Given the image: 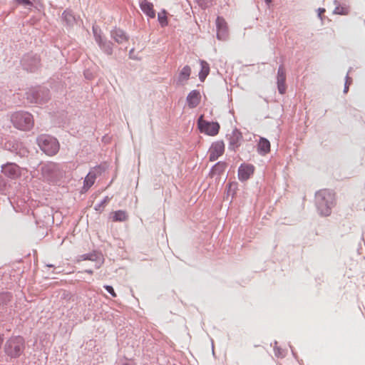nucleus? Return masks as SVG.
Listing matches in <instances>:
<instances>
[{
	"instance_id": "423d86ee",
	"label": "nucleus",
	"mask_w": 365,
	"mask_h": 365,
	"mask_svg": "<svg viewBox=\"0 0 365 365\" xmlns=\"http://www.w3.org/2000/svg\"><path fill=\"white\" fill-rule=\"evenodd\" d=\"M41 172L43 177L51 182H57L62 177L60 165L53 162L43 164L41 167Z\"/></svg>"
},
{
	"instance_id": "37998d69",
	"label": "nucleus",
	"mask_w": 365,
	"mask_h": 365,
	"mask_svg": "<svg viewBox=\"0 0 365 365\" xmlns=\"http://www.w3.org/2000/svg\"><path fill=\"white\" fill-rule=\"evenodd\" d=\"M274 346H277V341L276 340L274 341Z\"/></svg>"
},
{
	"instance_id": "bb28decb",
	"label": "nucleus",
	"mask_w": 365,
	"mask_h": 365,
	"mask_svg": "<svg viewBox=\"0 0 365 365\" xmlns=\"http://www.w3.org/2000/svg\"><path fill=\"white\" fill-rule=\"evenodd\" d=\"M158 19L162 27L166 26L168 24L167 11L165 9L158 13Z\"/></svg>"
},
{
	"instance_id": "4468645a",
	"label": "nucleus",
	"mask_w": 365,
	"mask_h": 365,
	"mask_svg": "<svg viewBox=\"0 0 365 365\" xmlns=\"http://www.w3.org/2000/svg\"><path fill=\"white\" fill-rule=\"evenodd\" d=\"M139 6L142 11L150 19L155 17V11L153 4L148 0H140Z\"/></svg>"
},
{
	"instance_id": "ea45409f",
	"label": "nucleus",
	"mask_w": 365,
	"mask_h": 365,
	"mask_svg": "<svg viewBox=\"0 0 365 365\" xmlns=\"http://www.w3.org/2000/svg\"><path fill=\"white\" fill-rule=\"evenodd\" d=\"M90 188H87V187H85V182H83V187H82V191H84V192H86L89 190Z\"/></svg>"
},
{
	"instance_id": "c03bdc74",
	"label": "nucleus",
	"mask_w": 365,
	"mask_h": 365,
	"mask_svg": "<svg viewBox=\"0 0 365 365\" xmlns=\"http://www.w3.org/2000/svg\"><path fill=\"white\" fill-rule=\"evenodd\" d=\"M347 90H349V88L346 86L344 88V91H347Z\"/></svg>"
},
{
	"instance_id": "cd10ccee",
	"label": "nucleus",
	"mask_w": 365,
	"mask_h": 365,
	"mask_svg": "<svg viewBox=\"0 0 365 365\" xmlns=\"http://www.w3.org/2000/svg\"><path fill=\"white\" fill-rule=\"evenodd\" d=\"M110 200V198L108 196H106L101 202H99L95 205L94 210L96 211L101 212Z\"/></svg>"
},
{
	"instance_id": "79ce46f5",
	"label": "nucleus",
	"mask_w": 365,
	"mask_h": 365,
	"mask_svg": "<svg viewBox=\"0 0 365 365\" xmlns=\"http://www.w3.org/2000/svg\"><path fill=\"white\" fill-rule=\"evenodd\" d=\"M47 267H54V265L51 264H47Z\"/></svg>"
},
{
	"instance_id": "a211bd4d",
	"label": "nucleus",
	"mask_w": 365,
	"mask_h": 365,
	"mask_svg": "<svg viewBox=\"0 0 365 365\" xmlns=\"http://www.w3.org/2000/svg\"><path fill=\"white\" fill-rule=\"evenodd\" d=\"M270 150V143L269 141L263 137L259 138L257 144V152L262 155H264L268 153Z\"/></svg>"
},
{
	"instance_id": "49530a36",
	"label": "nucleus",
	"mask_w": 365,
	"mask_h": 365,
	"mask_svg": "<svg viewBox=\"0 0 365 365\" xmlns=\"http://www.w3.org/2000/svg\"><path fill=\"white\" fill-rule=\"evenodd\" d=\"M264 101L268 102V100L266 98H264Z\"/></svg>"
},
{
	"instance_id": "a19ab883",
	"label": "nucleus",
	"mask_w": 365,
	"mask_h": 365,
	"mask_svg": "<svg viewBox=\"0 0 365 365\" xmlns=\"http://www.w3.org/2000/svg\"><path fill=\"white\" fill-rule=\"evenodd\" d=\"M267 4H270L272 1V0H264Z\"/></svg>"
},
{
	"instance_id": "c9c22d12",
	"label": "nucleus",
	"mask_w": 365,
	"mask_h": 365,
	"mask_svg": "<svg viewBox=\"0 0 365 365\" xmlns=\"http://www.w3.org/2000/svg\"><path fill=\"white\" fill-rule=\"evenodd\" d=\"M121 365H135V364L132 361L126 360L125 361L123 362Z\"/></svg>"
},
{
	"instance_id": "2eb2a0df",
	"label": "nucleus",
	"mask_w": 365,
	"mask_h": 365,
	"mask_svg": "<svg viewBox=\"0 0 365 365\" xmlns=\"http://www.w3.org/2000/svg\"><path fill=\"white\" fill-rule=\"evenodd\" d=\"M227 167V163L224 161H218L211 168L209 175L211 178H213L215 175H221L225 172V169Z\"/></svg>"
},
{
	"instance_id": "f704fd0d",
	"label": "nucleus",
	"mask_w": 365,
	"mask_h": 365,
	"mask_svg": "<svg viewBox=\"0 0 365 365\" xmlns=\"http://www.w3.org/2000/svg\"><path fill=\"white\" fill-rule=\"evenodd\" d=\"M290 349H291V351H292V354L293 355V356L297 360H298V357H297V353L294 351L293 349V346L291 345V344H289Z\"/></svg>"
},
{
	"instance_id": "a878e982",
	"label": "nucleus",
	"mask_w": 365,
	"mask_h": 365,
	"mask_svg": "<svg viewBox=\"0 0 365 365\" xmlns=\"http://www.w3.org/2000/svg\"><path fill=\"white\" fill-rule=\"evenodd\" d=\"M96 175L93 172H89L84 178L85 187L90 188L95 182Z\"/></svg>"
},
{
	"instance_id": "f8f14e48",
	"label": "nucleus",
	"mask_w": 365,
	"mask_h": 365,
	"mask_svg": "<svg viewBox=\"0 0 365 365\" xmlns=\"http://www.w3.org/2000/svg\"><path fill=\"white\" fill-rule=\"evenodd\" d=\"M217 29V37L220 40H225L227 36L228 26L224 18L218 16L216 19Z\"/></svg>"
},
{
	"instance_id": "72a5a7b5",
	"label": "nucleus",
	"mask_w": 365,
	"mask_h": 365,
	"mask_svg": "<svg viewBox=\"0 0 365 365\" xmlns=\"http://www.w3.org/2000/svg\"><path fill=\"white\" fill-rule=\"evenodd\" d=\"M88 273L89 274H93V269H85L84 271H81V272H78L77 274H76V277H78V275H80L83 273ZM78 277H81V276H78Z\"/></svg>"
},
{
	"instance_id": "f03ea898",
	"label": "nucleus",
	"mask_w": 365,
	"mask_h": 365,
	"mask_svg": "<svg viewBox=\"0 0 365 365\" xmlns=\"http://www.w3.org/2000/svg\"><path fill=\"white\" fill-rule=\"evenodd\" d=\"M315 205L321 216H329L336 205L335 193L327 189L317 191L315 193Z\"/></svg>"
},
{
	"instance_id": "a18cd8bd",
	"label": "nucleus",
	"mask_w": 365,
	"mask_h": 365,
	"mask_svg": "<svg viewBox=\"0 0 365 365\" xmlns=\"http://www.w3.org/2000/svg\"><path fill=\"white\" fill-rule=\"evenodd\" d=\"M93 31L94 34H96V29L94 27L93 28Z\"/></svg>"
},
{
	"instance_id": "9b49d317",
	"label": "nucleus",
	"mask_w": 365,
	"mask_h": 365,
	"mask_svg": "<svg viewBox=\"0 0 365 365\" xmlns=\"http://www.w3.org/2000/svg\"><path fill=\"white\" fill-rule=\"evenodd\" d=\"M242 139V133L237 128H235L229 137L228 148L235 151L240 146Z\"/></svg>"
},
{
	"instance_id": "ddd939ff",
	"label": "nucleus",
	"mask_w": 365,
	"mask_h": 365,
	"mask_svg": "<svg viewBox=\"0 0 365 365\" xmlns=\"http://www.w3.org/2000/svg\"><path fill=\"white\" fill-rule=\"evenodd\" d=\"M1 172L11 178H15L19 175V167L15 163H6L1 165Z\"/></svg>"
},
{
	"instance_id": "2f4dec72",
	"label": "nucleus",
	"mask_w": 365,
	"mask_h": 365,
	"mask_svg": "<svg viewBox=\"0 0 365 365\" xmlns=\"http://www.w3.org/2000/svg\"><path fill=\"white\" fill-rule=\"evenodd\" d=\"M93 262H95V268L99 269L104 263L103 256L102 255V258L98 259L97 260H94Z\"/></svg>"
},
{
	"instance_id": "b1692460",
	"label": "nucleus",
	"mask_w": 365,
	"mask_h": 365,
	"mask_svg": "<svg viewBox=\"0 0 365 365\" xmlns=\"http://www.w3.org/2000/svg\"><path fill=\"white\" fill-rule=\"evenodd\" d=\"M237 187L238 183L237 182H228L227 185H226L227 197L231 196L232 199H233L235 195H236Z\"/></svg>"
},
{
	"instance_id": "7c9ffc66",
	"label": "nucleus",
	"mask_w": 365,
	"mask_h": 365,
	"mask_svg": "<svg viewBox=\"0 0 365 365\" xmlns=\"http://www.w3.org/2000/svg\"><path fill=\"white\" fill-rule=\"evenodd\" d=\"M103 288L108 292L113 297H116L117 294L115 293L114 288L111 285L105 284Z\"/></svg>"
},
{
	"instance_id": "0eeeda50",
	"label": "nucleus",
	"mask_w": 365,
	"mask_h": 365,
	"mask_svg": "<svg viewBox=\"0 0 365 365\" xmlns=\"http://www.w3.org/2000/svg\"><path fill=\"white\" fill-rule=\"evenodd\" d=\"M197 128L201 133L209 136H215L219 133L220 125L217 121H209L200 115L197 120Z\"/></svg>"
},
{
	"instance_id": "dca6fc26",
	"label": "nucleus",
	"mask_w": 365,
	"mask_h": 365,
	"mask_svg": "<svg viewBox=\"0 0 365 365\" xmlns=\"http://www.w3.org/2000/svg\"><path fill=\"white\" fill-rule=\"evenodd\" d=\"M200 100V93H188L186 98V101L190 108H196L199 105Z\"/></svg>"
},
{
	"instance_id": "c756f323",
	"label": "nucleus",
	"mask_w": 365,
	"mask_h": 365,
	"mask_svg": "<svg viewBox=\"0 0 365 365\" xmlns=\"http://www.w3.org/2000/svg\"><path fill=\"white\" fill-rule=\"evenodd\" d=\"M274 355L278 358H284L285 356L284 351L279 346H274Z\"/></svg>"
},
{
	"instance_id": "f257e3e1",
	"label": "nucleus",
	"mask_w": 365,
	"mask_h": 365,
	"mask_svg": "<svg viewBox=\"0 0 365 365\" xmlns=\"http://www.w3.org/2000/svg\"><path fill=\"white\" fill-rule=\"evenodd\" d=\"M26 344L25 339L21 335H12L4 344L3 351L6 361L12 362L24 355Z\"/></svg>"
},
{
	"instance_id": "7ed1b4c3",
	"label": "nucleus",
	"mask_w": 365,
	"mask_h": 365,
	"mask_svg": "<svg viewBox=\"0 0 365 365\" xmlns=\"http://www.w3.org/2000/svg\"><path fill=\"white\" fill-rule=\"evenodd\" d=\"M36 143L39 149L47 156L56 155L60 150L58 139L49 134H41L36 138Z\"/></svg>"
},
{
	"instance_id": "f3484780",
	"label": "nucleus",
	"mask_w": 365,
	"mask_h": 365,
	"mask_svg": "<svg viewBox=\"0 0 365 365\" xmlns=\"http://www.w3.org/2000/svg\"><path fill=\"white\" fill-rule=\"evenodd\" d=\"M191 74V68L186 65L180 71L178 78H177V83L178 84H184L185 83L187 80L190 78V76Z\"/></svg>"
},
{
	"instance_id": "5701e85b",
	"label": "nucleus",
	"mask_w": 365,
	"mask_h": 365,
	"mask_svg": "<svg viewBox=\"0 0 365 365\" xmlns=\"http://www.w3.org/2000/svg\"><path fill=\"white\" fill-rule=\"evenodd\" d=\"M112 37L119 43H123L127 41V37L125 33L120 29H114L112 31Z\"/></svg>"
},
{
	"instance_id": "393cba45",
	"label": "nucleus",
	"mask_w": 365,
	"mask_h": 365,
	"mask_svg": "<svg viewBox=\"0 0 365 365\" xmlns=\"http://www.w3.org/2000/svg\"><path fill=\"white\" fill-rule=\"evenodd\" d=\"M81 257L83 260H90L93 262L94 260L102 258V254L100 252L94 250L91 252L82 255Z\"/></svg>"
},
{
	"instance_id": "aec40b11",
	"label": "nucleus",
	"mask_w": 365,
	"mask_h": 365,
	"mask_svg": "<svg viewBox=\"0 0 365 365\" xmlns=\"http://www.w3.org/2000/svg\"><path fill=\"white\" fill-rule=\"evenodd\" d=\"M286 80V72L283 66H279L277 71V83L279 91H283L285 89L284 83Z\"/></svg>"
},
{
	"instance_id": "39448f33",
	"label": "nucleus",
	"mask_w": 365,
	"mask_h": 365,
	"mask_svg": "<svg viewBox=\"0 0 365 365\" xmlns=\"http://www.w3.org/2000/svg\"><path fill=\"white\" fill-rule=\"evenodd\" d=\"M2 146L5 150L10 152L16 158L22 159L28 156L29 150L19 139L14 137L6 138Z\"/></svg>"
},
{
	"instance_id": "c85d7f7f",
	"label": "nucleus",
	"mask_w": 365,
	"mask_h": 365,
	"mask_svg": "<svg viewBox=\"0 0 365 365\" xmlns=\"http://www.w3.org/2000/svg\"><path fill=\"white\" fill-rule=\"evenodd\" d=\"M63 18L68 24H71L74 21L75 19L71 11L66 10L63 13Z\"/></svg>"
},
{
	"instance_id": "4c0bfd02",
	"label": "nucleus",
	"mask_w": 365,
	"mask_h": 365,
	"mask_svg": "<svg viewBox=\"0 0 365 365\" xmlns=\"http://www.w3.org/2000/svg\"><path fill=\"white\" fill-rule=\"evenodd\" d=\"M318 11H319V17L321 19H322V14H324L325 12V9L323 8H319Z\"/></svg>"
},
{
	"instance_id": "4be33fe9",
	"label": "nucleus",
	"mask_w": 365,
	"mask_h": 365,
	"mask_svg": "<svg viewBox=\"0 0 365 365\" xmlns=\"http://www.w3.org/2000/svg\"><path fill=\"white\" fill-rule=\"evenodd\" d=\"M200 64L201 69L199 72L198 76H199L200 80L202 82H203L210 73V66L204 60H200Z\"/></svg>"
},
{
	"instance_id": "6e6552de",
	"label": "nucleus",
	"mask_w": 365,
	"mask_h": 365,
	"mask_svg": "<svg viewBox=\"0 0 365 365\" xmlns=\"http://www.w3.org/2000/svg\"><path fill=\"white\" fill-rule=\"evenodd\" d=\"M225 143L223 140L213 142L209 149V160L212 162L217 160L224 154Z\"/></svg>"
},
{
	"instance_id": "58836bf2",
	"label": "nucleus",
	"mask_w": 365,
	"mask_h": 365,
	"mask_svg": "<svg viewBox=\"0 0 365 365\" xmlns=\"http://www.w3.org/2000/svg\"><path fill=\"white\" fill-rule=\"evenodd\" d=\"M96 39L97 42L99 43V45L101 46L102 45L101 37L100 36H96Z\"/></svg>"
},
{
	"instance_id": "412c9836",
	"label": "nucleus",
	"mask_w": 365,
	"mask_h": 365,
	"mask_svg": "<svg viewBox=\"0 0 365 365\" xmlns=\"http://www.w3.org/2000/svg\"><path fill=\"white\" fill-rule=\"evenodd\" d=\"M112 221L113 222H125L128 220V215L126 211L123 210H118L112 212Z\"/></svg>"
},
{
	"instance_id": "1a4fd4ad",
	"label": "nucleus",
	"mask_w": 365,
	"mask_h": 365,
	"mask_svg": "<svg viewBox=\"0 0 365 365\" xmlns=\"http://www.w3.org/2000/svg\"><path fill=\"white\" fill-rule=\"evenodd\" d=\"M255 168L252 164L242 163L237 170L238 179L243 182L249 180L254 174Z\"/></svg>"
},
{
	"instance_id": "6ab92c4d",
	"label": "nucleus",
	"mask_w": 365,
	"mask_h": 365,
	"mask_svg": "<svg viewBox=\"0 0 365 365\" xmlns=\"http://www.w3.org/2000/svg\"><path fill=\"white\" fill-rule=\"evenodd\" d=\"M13 299L12 293L9 292H0V310L6 309L7 306Z\"/></svg>"
},
{
	"instance_id": "473e14b6",
	"label": "nucleus",
	"mask_w": 365,
	"mask_h": 365,
	"mask_svg": "<svg viewBox=\"0 0 365 365\" xmlns=\"http://www.w3.org/2000/svg\"><path fill=\"white\" fill-rule=\"evenodd\" d=\"M16 1L19 4L32 6V3L29 0H16Z\"/></svg>"
},
{
	"instance_id": "20e7f679",
	"label": "nucleus",
	"mask_w": 365,
	"mask_h": 365,
	"mask_svg": "<svg viewBox=\"0 0 365 365\" xmlns=\"http://www.w3.org/2000/svg\"><path fill=\"white\" fill-rule=\"evenodd\" d=\"M10 120L15 128L23 131L30 130L34 125L32 114L25 110L14 112L11 115Z\"/></svg>"
},
{
	"instance_id": "e433bc0d",
	"label": "nucleus",
	"mask_w": 365,
	"mask_h": 365,
	"mask_svg": "<svg viewBox=\"0 0 365 365\" xmlns=\"http://www.w3.org/2000/svg\"><path fill=\"white\" fill-rule=\"evenodd\" d=\"M336 10H337V11H336V12L337 14H344V15H345V14H348V12L346 11V10H345V9H342V10H341V11H339V8H336Z\"/></svg>"
},
{
	"instance_id": "9d476101",
	"label": "nucleus",
	"mask_w": 365,
	"mask_h": 365,
	"mask_svg": "<svg viewBox=\"0 0 365 365\" xmlns=\"http://www.w3.org/2000/svg\"><path fill=\"white\" fill-rule=\"evenodd\" d=\"M49 93H24V97H26L31 103L43 105L48 99Z\"/></svg>"
}]
</instances>
